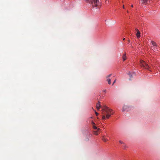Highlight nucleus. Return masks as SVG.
Returning a JSON list of instances; mask_svg holds the SVG:
<instances>
[{
  "instance_id": "nucleus-1",
  "label": "nucleus",
  "mask_w": 160,
  "mask_h": 160,
  "mask_svg": "<svg viewBox=\"0 0 160 160\" xmlns=\"http://www.w3.org/2000/svg\"><path fill=\"white\" fill-rule=\"evenodd\" d=\"M112 110L106 106H104L102 110V113L103 115L102 116V119L105 120L106 118L105 115L107 118L108 119L112 115L113 113L112 112Z\"/></svg>"
},
{
  "instance_id": "nucleus-2",
  "label": "nucleus",
  "mask_w": 160,
  "mask_h": 160,
  "mask_svg": "<svg viewBox=\"0 0 160 160\" xmlns=\"http://www.w3.org/2000/svg\"><path fill=\"white\" fill-rule=\"evenodd\" d=\"M87 2L91 3L93 7H97L100 5V3L98 0H85Z\"/></svg>"
},
{
  "instance_id": "nucleus-3",
  "label": "nucleus",
  "mask_w": 160,
  "mask_h": 160,
  "mask_svg": "<svg viewBox=\"0 0 160 160\" xmlns=\"http://www.w3.org/2000/svg\"><path fill=\"white\" fill-rule=\"evenodd\" d=\"M140 65L142 67L145 69H147L148 70L151 71L150 70H149V66L144 61L142 60H141L140 61Z\"/></svg>"
},
{
  "instance_id": "nucleus-4",
  "label": "nucleus",
  "mask_w": 160,
  "mask_h": 160,
  "mask_svg": "<svg viewBox=\"0 0 160 160\" xmlns=\"http://www.w3.org/2000/svg\"><path fill=\"white\" fill-rule=\"evenodd\" d=\"M128 106L124 105L122 108V111L124 112L126 111H127V109H128Z\"/></svg>"
},
{
  "instance_id": "nucleus-5",
  "label": "nucleus",
  "mask_w": 160,
  "mask_h": 160,
  "mask_svg": "<svg viewBox=\"0 0 160 160\" xmlns=\"http://www.w3.org/2000/svg\"><path fill=\"white\" fill-rule=\"evenodd\" d=\"M126 55V52H125L122 55V58L123 61H125L127 59Z\"/></svg>"
},
{
  "instance_id": "nucleus-6",
  "label": "nucleus",
  "mask_w": 160,
  "mask_h": 160,
  "mask_svg": "<svg viewBox=\"0 0 160 160\" xmlns=\"http://www.w3.org/2000/svg\"><path fill=\"white\" fill-rule=\"evenodd\" d=\"M96 107L97 110H99L101 107L100 102L99 101H98V102L97 104Z\"/></svg>"
},
{
  "instance_id": "nucleus-7",
  "label": "nucleus",
  "mask_w": 160,
  "mask_h": 160,
  "mask_svg": "<svg viewBox=\"0 0 160 160\" xmlns=\"http://www.w3.org/2000/svg\"><path fill=\"white\" fill-rule=\"evenodd\" d=\"M151 43L152 44V45L153 46V47H158V45L155 42L153 41H151Z\"/></svg>"
},
{
  "instance_id": "nucleus-8",
  "label": "nucleus",
  "mask_w": 160,
  "mask_h": 160,
  "mask_svg": "<svg viewBox=\"0 0 160 160\" xmlns=\"http://www.w3.org/2000/svg\"><path fill=\"white\" fill-rule=\"evenodd\" d=\"M152 49L154 51H158V48L157 47H152Z\"/></svg>"
},
{
  "instance_id": "nucleus-9",
  "label": "nucleus",
  "mask_w": 160,
  "mask_h": 160,
  "mask_svg": "<svg viewBox=\"0 0 160 160\" xmlns=\"http://www.w3.org/2000/svg\"><path fill=\"white\" fill-rule=\"evenodd\" d=\"M136 36L138 38H139L140 37V32H137Z\"/></svg>"
},
{
  "instance_id": "nucleus-10",
  "label": "nucleus",
  "mask_w": 160,
  "mask_h": 160,
  "mask_svg": "<svg viewBox=\"0 0 160 160\" xmlns=\"http://www.w3.org/2000/svg\"><path fill=\"white\" fill-rule=\"evenodd\" d=\"M141 3L144 4H146L147 1L148 0H141Z\"/></svg>"
},
{
  "instance_id": "nucleus-11",
  "label": "nucleus",
  "mask_w": 160,
  "mask_h": 160,
  "mask_svg": "<svg viewBox=\"0 0 160 160\" xmlns=\"http://www.w3.org/2000/svg\"><path fill=\"white\" fill-rule=\"evenodd\" d=\"M100 129L99 128H98V130L97 131H94V134L96 135H98V131H99Z\"/></svg>"
},
{
  "instance_id": "nucleus-12",
  "label": "nucleus",
  "mask_w": 160,
  "mask_h": 160,
  "mask_svg": "<svg viewBox=\"0 0 160 160\" xmlns=\"http://www.w3.org/2000/svg\"><path fill=\"white\" fill-rule=\"evenodd\" d=\"M102 140L104 142H106L108 140L106 139V138H105L104 137H102Z\"/></svg>"
},
{
  "instance_id": "nucleus-13",
  "label": "nucleus",
  "mask_w": 160,
  "mask_h": 160,
  "mask_svg": "<svg viewBox=\"0 0 160 160\" xmlns=\"http://www.w3.org/2000/svg\"><path fill=\"white\" fill-rule=\"evenodd\" d=\"M107 81L108 82V83L109 84H111V79L108 78L107 79Z\"/></svg>"
},
{
  "instance_id": "nucleus-14",
  "label": "nucleus",
  "mask_w": 160,
  "mask_h": 160,
  "mask_svg": "<svg viewBox=\"0 0 160 160\" xmlns=\"http://www.w3.org/2000/svg\"><path fill=\"white\" fill-rule=\"evenodd\" d=\"M128 74L129 76V77L130 78L132 77V75L131 74L130 72H129L128 73Z\"/></svg>"
},
{
  "instance_id": "nucleus-15",
  "label": "nucleus",
  "mask_w": 160,
  "mask_h": 160,
  "mask_svg": "<svg viewBox=\"0 0 160 160\" xmlns=\"http://www.w3.org/2000/svg\"><path fill=\"white\" fill-rule=\"evenodd\" d=\"M93 128L94 129H98V128H97V127L96 126H95V125H93Z\"/></svg>"
},
{
  "instance_id": "nucleus-16",
  "label": "nucleus",
  "mask_w": 160,
  "mask_h": 160,
  "mask_svg": "<svg viewBox=\"0 0 160 160\" xmlns=\"http://www.w3.org/2000/svg\"><path fill=\"white\" fill-rule=\"evenodd\" d=\"M119 142L120 143L122 144H124V143L121 140H120L119 141Z\"/></svg>"
},
{
  "instance_id": "nucleus-17",
  "label": "nucleus",
  "mask_w": 160,
  "mask_h": 160,
  "mask_svg": "<svg viewBox=\"0 0 160 160\" xmlns=\"http://www.w3.org/2000/svg\"><path fill=\"white\" fill-rule=\"evenodd\" d=\"M135 29L137 32H140L138 30V29L136 28Z\"/></svg>"
},
{
  "instance_id": "nucleus-18",
  "label": "nucleus",
  "mask_w": 160,
  "mask_h": 160,
  "mask_svg": "<svg viewBox=\"0 0 160 160\" xmlns=\"http://www.w3.org/2000/svg\"><path fill=\"white\" fill-rule=\"evenodd\" d=\"M111 74H110L107 77V78H108L109 77H110L111 76Z\"/></svg>"
},
{
  "instance_id": "nucleus-19",
  "label": "nucleus",
  "mask_w": 160,
  "mask_h": 160,
  "mask_svg": "<svg viewBox=\"0 0 160 160\" xmlns=\"http://www.w3.org/2000/svg\"><path fill=\"white\" fill-rule=\"evenodd\" d=\"M92 124L93 126V125H95V123L93 122H92Z\"/></svg>"
},
{
  "instance_id": "nucleus-20",
  "label": "nucleus",
  "mask_w": 160,
  "mask_h": 160,
  "mask_svg": "<svg viewBox=\"0 0 160 160\" xmlns=\"http://www.w3.org/2000/svg\"><path fill=\"white\" fill-rule=\"evenodd\" d=\"M95 114H96V116H98V113H97V112H95Z\"/></svg>"
},
{
  "instance_id": "nucleus-21",
  "label": "nucleus",
  "mask_w": 160,
  "mask_h": 160,
  "mask_svg": "<svg viewBox=\"0 0 160 160\" xmlns=\"http://www.w3.org/2000/svg\"><path fill=\"white\" fill-rule=\"evenodd\" d=\"M116 79H115V80L113 82V83L112 85H113V84H114L115 83L116 81Z\"/></svg>"
},
{
  "instance_id": "nucleus-22",
  "label": "nucleus",
  "mask_w": 160,
  "mask_h": 160,
  "mask_svg": "<svg viewBox=\"0 0 160 160\" xmlns=\"http://www.w3.org/2000/svg\"><path fill=\"white\" fill-rule=\"evenodd\" d=\"M103 91L105 93H106V90H103Z\"/></svg>"
},
{
  "instance_id": "nucleus-23",
  "label": "nucleus",
  "mask_w": 160,
  "mask_h": 160,
  "mask_svg": "<svg viewBox=\"0 0 160 160\" xmlns=\"http://www.w3.org/2000/svg\"><path fill=\"white\" fill-rule=\"evenodd\" d=\"M123 147H124V149H125V147H126L125 145H123Z\"/></svg>"
},
{
  "instance_id": "nucleus-24",
  "label": "nucleus",
  "mask_w": 160,
  "mask_h": 160,
  "mask_svg": "<svg viewBox=\"0 0 160 160\" xmlns=\"http://www.w3.org/2000/svg\"><path fill=\"white\" fill-rule=\"evenodd\" d=\"M128 42H130V40L129 39H128Z\"/></svg>"
},
{
  "instance_id": "nucleus-25",
  "label": "nucleus",
  "mask_w": 160,
  "mask_h": 160,
  "mask_svg": "<svg viewBox=\"0 0 160 160\" xmlns=\"http://www.w3.org/2000/svg\"><path fill=\"white\" fill-rule=\"evenodd\" d=\"M122 7H123V8L124 9L125 8H124V5Z\"/></svg>"
},
{
  "instance_id": "nucleus-26",
  "label": "nucleus",
  "mask_w": 160,
  "mask_h": 160,
  "mask_svg": "<svg viewBox=\"0 0 160 160\" xmlns=\"http://www.w3.org/2000/svg\"><path fill=\"white\" fill-rule=\"evenodd\" d=\"M131 6L132 8L133 7V5H132Z\"/></svg>"
},
{
  "instance_id": "nucleus-27",
  "label": "nucleus",
  "mask_w": 160,
  "mask_h": 160,
  "mask_svg": "<svg viewBox=\"0 0 160 160\" xmlns=\"http://www.w3.org/2000/svg\"><path fill=\"white\" fill-rule=\"evenodd\" d=\"M125 38H123V40H125Z\"/></svg>"
},
{
  "instance_id": "nucleus-28",
  "label": "nucleus",
  "mask_w": 160,
  "mask_h": 160,
  "mask_svg": "<svg viewBox=\"0 0 160 160\" xmlns=\"http://www.w3.org/2000/svg\"><path fill=\"white\" fill-rule=\"evenodd\" d=\"M127 12H128V11H127Z\"/></svg>"
}]
</instances>
